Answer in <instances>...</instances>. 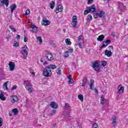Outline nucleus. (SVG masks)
Wrapping results in <instances>:
<instances>
[{"instance_id":"54","label":"nucleus","mask_w":128,"mask_h":128,"mask_svg":"<svg viewBox=\"0 0 128 128\" xmlns=\"http://www.w3.org/2000/svg\"><path fill=\"white\" fill-rule=\"evenodd\" d=\"M111 35L112 36H116V33L114 32H112L111 34Z\"/></svg>"},{"instance_id":"38","label":"nucleus","mask_w":128,"mask_h":128,"mask_svg":"<svg viewBox=\"0 0 128 128\" xmlns=\"http://www.w3.org/2000/svg\"><path fill=\"white\" fill-rule=\"evenodd\" d=\"M73 52H74V49H72V48L68 49V50H67V52H68V54L72 53Z\"/></svg>"},{"instance_id":"13","label":"nucleus","mask_w":128,"mask_h":128,"mask_svg":"<svg viewBox=\"0 0 128 128\" xmlns=\"http://www.w3.org/2000/svg\"><path fill=\"white\" fill-rule=\"evenodd\" d=\"M42 24L44 26H50V22L48 20L43 19L42 22Z\"/></svg>"},{"instance_id":"7","label":"nucleus","mask_w":128,"mask_h":128,"mask_svg":"<svg viewBox=\"0 0 128 128\" xmlns=\"http://www.w3.org/2000/svg\"><path fill=\"white\" fill-rule=\"evenodd\" d=\"M84 44V40L82 38V36L78 37V46L80 48H82V45Z\"/></svg>"},{"instance_id":"60","label":"nucleus","mask_w":128,"mask_h":128,"mask_svg":"<svg viewBox=\"0 0 128 128\" xmlns=\"http://www.w3.org/2000/svg\"><path fill=\"white\" fill-rule=\"evenodd\" d=\"M98 90H96V92H98Z\"/></svg>"},{"instance_id":"19","label":"nucleus","mask_w":128,"mask_h":128,"mask_svg":"<svg viewBox=\"0 0 128 128\" xmlns=\"http://www.w3.org/2000/svg\"><path fill=\"white\" fill-rule=\"evenodd\" d=\"M98 15L99 18H106V15H104V11H100L98 12Z\"/></svg>"},{"instance_id":"59","label":"nucleus","mask_w":128,"mask_h":128,"mask_svg":"<svg viewBox=\"0 0 128 128\" xmlns=\"http://www.w3.org/2000/svg\"><path fill=\"white\" fill-rule=\"evenodd\" d=\"M56 124H54V128H56Z\"/></svg>"},{"instance_id":"62","label":"nucleus","mask_w":128,"mask_h":128,"mask_svg":"<svg viewBox=\"0 0 128 128\" xmlns=\"http://www.w3.org/2000/svg\"><path fill=\"white\" fill-rule=\"evenodd\" d=\"M0 14H1V13H0Z\"/></svg>"},{"instance_id":"58","label":"nucleus","mask_w":128,"mask_h":128,"mask_svg":"<svg viewBox=\"0 0 128 128\" xmlns=\"http://www.w3.org/2000/svg\"><path fill=\"white\" fill-rule=\"evenodd\" d=\"M9 116H12V114L10 113Z\"/></svg>"},{"instance_id":"50","label":"nucleus","mask_w":128,"mask_h":128,"mask_svg":"<svg viewBox=\"0 0 128 128\" xmlns=\"http://www.w3.org/2000/svg\"><path fill=\"white\" fill-rule=\"evenodd\" d=\"M16 88H18V86H13L12 88V90H16Z\"/></svg>"},{"instance_id":"52","label":"nucleus","mask_w":128,"mask_h":128,"mask_svg":"<svg viewBox=\"0 0 128 128\" xmlns=\"http://www.w3.org/2000/svg\"><path fill=\"white\" fill-rule=\"evenodd\" d=\"M94 2V0H88V4H92Z\"/></svg>"},{"instance_id":"14","label":"nucleus","mask_w":128,"mask_h":128,"mask_svg":"<svg viewBox=\"0 0 128 128\" xmlns=\"http://www.w3.org/2000/svg\"><path fill=\"white\" fill-rule=\"evenodd\" d=\"M112 124L113 126H118V122L116 121V116H113L112 117Z\"/></svg>"},{"instance_id":"4","label":"nucleus","mask_w":128,"mask_h":128,"mask_svg":"<svg viewBox=\"0 0 128 128\" xmlns=\"http://www.w3.org/2000/svg\"><path fill=\"white\" fill-rule=\"evenodd\" d=\"M72 26L74 28H78V17L76 16H74L72 17Z\"/></svg>"},{"instance_id":"37","label":"nucleus","mask_w":128,"mask_h":128,"mask_svg":"<svg viewBox=\"0 0 128 128\" xmlns=\"http://www.w3.org/2000/svg\"><path fill=\"white\" fill-rule=\"evenodd\" d=\"M108 48V51L112 52V50H114V47L112 46H110Z\"/></svg>"},{"instance_id":"6","label":"nucleus","mask_w":128,"mask_h":128,"mask_svg":"<svg viewBox=\"0 0 128 128\" xmlns=\"http://www.w3.org/2000/svg\"><path fill=\"white\" fill-rule=\"evenodd\" d=\"M46 58L48 62H52V60H54V56H52V53L48 52L46 54Z\"/></svg>"},{"instance_id":"44","label":"nucleus","mask_w":128,"mask_h":128,"mask_svg":"<svg viewBox=\"0 0 128 128\" xmlns=\"http://www.w3.org/2000/svg\"><path fill=\"white\" fill-rule=\"evenodd\" d=\"M2 126V118H0V128Z\"/></svg>"},{"instance_id":"32","label":"nucleus","mask_w":128,"mask_h":128,"mask_svg":"<svg viewBox=\"0 0 128 128\" xmlns=\"http://www.w3.org/2000/svg\"><path fill=\"white\" fill-rule=\"evenodd\" d=\"M100 104H104V98L102 96L100 97Z\"/></svg>"},{"instance_id":"17","label":"nucleus","mask_w":128,"mask_h":128,"mask_svg":"<svg viewBox=\"0 0 128 128\" xmlns=\"http://www.w3.org/2000/svg\"><path fill=\"white\" fill-rule=\"evenodd\" d=\"M105 56H106L108 58H110L112 56V52L111 51H108V50H105V53H104Z\"/></svg>"},{"instance_id":"48","label":"nucleus","mask_w":128,"mask_h":128,"mask_svg":"<svg viewBox=\"0 0 128 128\" xmlns=\"http://www.w3.org/2000/svg\"><path fill=\"white\" fill-rule=\"evenodd\" d=\"M28 42V38L26 36H24V42Z\"/></svg>"},{"instance_id":"21","label":"nucleus","mask_w":128,"mask_h":128,"mask_svg":"<svg viewBox=\"0 0 128 128\" xmlns=\"http://www.w3.org/2000/svg\"><path fill=\"white\" fill-rule=\"evenodd\" d=\"M104 40V35L102 34L98 36L97 38V40L98 42H102Z\"/></svg>"},{"instance_id":"41","label":"nucleus","mask_w":128,"mask_h":128,"mask_svg":"<svg viewBox=\"0 0 128 128\" xmlns=\"http://www.w3.org/2000/svg\"><path fill=\"white\" fill-rule=\"evenodd\" d=\"M34 90L32 88V87H28V91L30 92H32Z\"/></svg>"},{"instance_id":"22","label":"nucleus","mask_w":128,"mask_h":128,"mask_svg":"<svg viewBox=\"0 0 128 128\" xmlns=\"http://www.w3.org/2000/svg\"><path fill=\"white\" fill-rule=\"evenodd\" d=\"M49 70H56V66L54 64H50L47 66Z\"/></svg>"},{"instance_id":"10","label":"nucleus","mask_w":128,"mask_h":128,"mask_svg":"<svg viewBox=\"0 0 128 128\" xmlns=\"http://www.w3.org/2000/svg\"><path fill=\"white\" fill-rule=\"evenodd\" d=\"M110 44V40L108 39L106 40L105 41V43H104L102 44V45L100 46V50H102V48H106V46H108V44Z\"/></svg>"},{"instance_id":"31","label":"nucleus","mask_w":128,"mask_h":128,"mask_svg":"<svg viewBox=\"0 0 128 128\" xmlns=\"http://www.w3.org/2000/svg\"><path fill=\"white\" fill-rule=\"evenodd\" d=\"M78 100H80L81 102H84V96H82V94H80L78 95Z\"/></svg>"},{"instance_id":"46","label":"nucleus","mask_w":128,"mask_h":128,"mask_svg":"<svg viewBox=\"0 0 128 128\" xmlns=\"http://www.w3.org/2000/svg\"><path fill=\"white\" fill-rule=\"evenodd\" d=\"M64 56V58H68V51L65 52Z\"/></svg>"},{"instance_id":"27","label":"nucleus","mask_w":128,"mask_h":128,"mask_svg":"<svg viewBox=\"0 0 128 128\" xmlns=\"http://www.w3.org/2000/svg\"><path fill=\"white\" fill-rule=\"evenodd\" d=\"M86 84H88V79H84L82 86H85Z\"/></svg>"},{"instance_id":"1","label":"nucleus","mask_w":128,"mask_h":128,"mask_svg":"<svg viewBox=\"0 0 128 128\" xmlns=\"http://www.w3.org/2000/svg\"><path fill=\"white\" fill-rule=\"evenodd\" d=\"M52 74V70H49L47 66L44 68L42 73V75L45 78H50Z\"/></svg>"},{"instance_id":"45","label":"nucleus","mask_w":128,"mask_h":128,"mask_svg":"<svg viewBox=\"0 0 128 128\" xmlns=\"http://www.w3.org/2000/svg\"><path fill=\"white\" fill-rule=\"evenodd\" d=\"M68 83L70 84H74V80L72 78L69 79Z\"/></svg>"},{"instance_id":"29","label":"nucleus","mask_w":128,"mask_h":128,"mask_svg":"<svg viewBox=\"0 0 128 128\" xmlns=\"http://www.w3.org/2000/svg\"><path fill=\"white\" fill-rule=\"evenodd\" d=\"M94 81L90 80V90H92V87L94 86Z\"/></svg>"},{"instance_id":"26","label":"nucleus","mask_w":128,"mask_h":128,"mask_svg":"<svg viewBox=\"0 0 128 128\" xmlns=\"http://www.w3.org/2000/svg\"><path fill=\"white\" fill-rule=\"evenodd\" d=\"M0 100H6V97H4V94L2 92L0 94Z\"/></svg>"},{"instance_id":"42","label":"nucleus","mask_w":128,"mask_h":128,"mask_svg":"<svg viewBox=\"0 0 128 128\" xmlns=\"http://www.w3.org/2000/svg\"><path fill=\"white\" fill-rule=\"evenodd\" d=\"M30 10H26L25 12V14H26V16H28V14H30Z\"/></svg>"},{"instance_id":"36","label":"nucleus","mask_w":128,"mask_h":128,"mask_svg":"<svg viewBox=\"0 0 128 128\" xmlns=\"http://www.w3.org/2000/svg\"><path fill=\"white\" fill-rule=\"evenodd\" d=\"M98 124L97 123H94L92 126V128H98Z\"/></svg>"},{"instance_id":"49","label":"nucleus","mask_w":128,"mask_h":128,"mask_svg":"<svg viewBox=\"0 0 128 128\" xmlns=\"http://www.w3.org/2000/svg\"><path fill=\"white\" fill-rule=\"evenodd\" d=\"M69 106L70 104H68V103H66L65 108H70V106Z\"/></svg>"},{"instance_id":"56","label":"nucleus","mask_w":128,"mask_h":128,"mask_svg":"<svg viewBox=\"0 0 128 128\" xmlns=\"http://www.w3.org/2000/svg\"><path fill=\"white\" fill-rule=\"evenodd\" d=\"M46 64H48V62H45L44 63V66H46Z\"/></svg>"},{"instance_id":"11","label":"nucleus","mask_w":128,"mask_h":128,"mask_svg":"<svg viewBox=\"0 0 128 128\" xmlns=\"http://www.w3.org/2000/svg\"><path fill=\"white\" fill-rule=\"evenodd\" d=\"M10 98L12 104H16V102H18V98L16 96L14 95L10 96Z\"/></svg>"},{"instance_id":"35","label":"nucleus","mask_w":128,"mask_h":128,"mask_svg":"<svg viewBox=\"0 0 128 128\" xmlns=\"http://www.w3.org/2000/svg\"><path fill=\"white\" fill-rule=\"evenodd\" d=\"M37 40H38V42L42 44V37L40 36H38L37 37Z\"/></svg>"},{"instance_id":"25","label":"nucleus","mask_w":128,"mask_h":128,"mask_svg":"<svg viewBox=\"0 0 128 128\" xmlns=\"http://www.w3.org/2000/svg\"><path fill=\"white\" fill-rule=\"evenodd\" d=\"M12 112L14 113V116H16L18 114V110L16 108H14V109L12 110Z\"/></svg>"},{"instance_id":"20","label":"nucleus","mask_w":128,"mask_h":128,"mask_svg":"<svg viewBox=\"0 0 128 128\" xmlns=\"http://www.w3.org/2000/svg\"><path fill=\"white\" fill-rule=\"evenodd\" d=\"M50 106L53 108H58V106L56 104V102H51L50 104Z\"/></svg>"},{"instance_id":"40","label":"nucleus","mask_w":128,"mask_h":128,"mask_svg":"<svg viewBox=\"0 0 128 128\" xmlns=\"http://www.w3.org/2000/svg\"><path fill=\"white\" fill-rule=\"evenodd\" d=\"M13 46H16V48H18V46H20V42H17L16 43H14Z\"/></svg>"},{"instance_id":"16","label":"nucleus","mask_w":128,"mask_h":128,"mask_svg":"<svg viewBox=\"0 0 128 128\" xmlns=\"http://www.w3.org/2000/svg\"><path fill=\"white\" fill-rule=\"evenodd\" d=\"M117 89L118 90V92L120 94H122V92H124V86H122V84H120Z\"/></svg>"},{"instance_id":"55","label":"nucleus","mask_w":128,"mask_h":128,"mask_svg":"<svg viewBox=\"0 0 128 128\" xmlns=\"http://www.w3.org/2000/svg\"><path fill=\"white\" fill-rule=\"evenodd\" d=\"M68 80H70V79L72 78V75H69V76H68Z\"/></svg>"},{"instance_id":"51","label":"nucleus","mask_w":128,"mask_h":128,"mask_svg":"<svg viewBox=\"0 0 128 128\" xmlns=\"http://www.w3.org/2000/svg\"><path fill=\"white\" fill-rule=\"evenodd\" d=\"M16 38L17 40H20V35H18L16 36Z\"/></svg>"},{"instance_id":"47","label":"nucleus","mask_w":128,"mask_h":128,"mask_svg":"<svg viewBox=\"0 0 128 128\" xmlns=\"http://www.w3.org/2000/svg\"><path fill=\"white\" fill-rule=\"evenodd\" d=\"M61 72H62V70H60V69H58L56 72H57L58 74H60Z\"/></svg>"},{"instance_id":"23","label":"nucleus","mask_w":128,"mask_h":128,"mask_svg":"<svg viewBox=\"0 0 128 128\" xmlns=\"http://www.w3.org/2000/svg\"><path fill=\"white\" fill-rule=\"evenodd\" d=\"M16 5L15 4H14L10 6V12H14V11L16 10Z\"/></svg>"},{"instance_id":"9","label":"nucleus","mask_w":128,"mask_h":128,"mask_svg":"<svg viewBox=\"0 0 128 128\" xmlns=\"http://www.w3.org/2000/svg\"><path fill=\"white\" fill-rule=\"evenodd\" d=\"M64 10V7L62 4L58 5L56 10L55 12L58 14V12H62Z\"/></svg>"},{"instance_id":"15","label":"nucleus","mask_w":128,"mask_h":128,"mask_svg":"<svg viewBox=\"0 0 128 128\" xmlns=\"http://www.w3.org/2000/svg\"><path fill=\"white\" fill-rule=\"evenodd\" d=\"M24 86L26 88H32V84H30V82L28 80L24 81Z\"/></svg>"},{"instance_id":"43","label":"nucleus","mask_w":128,"mask_h":128,"mask_svg":"<svg viewBox=\"0 0 128 128\" xmlns=\"http://www.w3.org/2000/svg\"><path fill=\"white\" fill-rule=\"evenodd\" d=\"M94 18H98V13H96V14H94Z\"/></svg>"},{"instance_id":"5","label":"nucleus","mask_w":128,"mask_h":128,"mask_svg":"<svg viewBox=\"0 0 128 128\" xmlns=\"http://www.w3.org/2000/svg\"><path fill=\"white\" fill-rule=\"evenodd\" d=\"M92 68H94L96 72H100V65H98V61H94L92 65Z\"/></svg>"},{"instance_id":"33","label":"nucleus","mask_w":128,"mask_h":128,"mask_svg":"<svg viewBox=\"0 0 128 128\" xmlns=\"http://www.w3.org/2000/svg\"><path fill=\"white\" fill-rule=\"evenodd\" d=\"M92 20V15H88L86 20Z\"/></svg>"},{"instance_id":"39","label":"nucleus","mask_w":128,"mask_h":128,"mask_svg":"<svg viewBox=\"0 0 128 128\" xmlns=\"http://www.w3.org/2000/svg\"><path fill=\"white\" fill-rule=\"evenodd\" d=\"M102 66H106V61H102Z\"/></svg>"},{"instance_id":"3","label":"nucleus","mask_w":128,"mask_h":128,"mask_svg":"<svg viewBox=\"0 0 128 128\" xmlns=\"http://www.w3.org/2000/svg\"><path fill=\"white\" fill-rule=\"evenodd\" d=\"M96 12V6L93 4L89 8L88 10H84V16H86L88 14H90V12Z\"/></svg>"},{"instance_id":"8","label":"nucleus","mask_w":128,"mask_h":128,"mask_svg":"<svg viewBox=\"0 0 128 128\" xmlns=\"http://www.w3.org/2000/svg\"><path fill=\"white\" fill-rule=\"evenodd\" d=\"M8 66H9L10 70V72L14 70V68H16V64L14 62H10Z\"/></svg>"},{"instance_id":"34","label":"nucleus","mask_w":128,"mask_h":128,"mask_svg":"<svg viewBox=\"0 0 128 128\" xmlns=\"http://www.w3.org/2000/svg\"><path fill=\"white\" fill-rule=\"evenodd\" d=\"M9 28H10V30H12V32H16V30L12 26H10L9 27Z\"/></svg>"},{"instance_id":"18","label":"nucleus","mask_w":128,"mask_h":128,"mask_svg":"<svg viewBox=\"0 0 128 128\" xmlns=\"http://www.w3.org/2000/svg\"><path fill=\"white\" fill-rule=\"evenodd\" d=\"M31 28H32L31 30V31L32 32H34L35 34H36V32H38V28H36V26L34 24H32Z\"/></svg>"},{"instance_id":"53","label":"nucleus","mask_w":128,"mask_h":128,"mask_svg":"<svg viewBox=\"0 0 128 128\" xmlns=\"http://www.w3.org/2000/svg\"><path fill=\"white\" fill-rule=\"evenodd\" d=\"M56 110H52V114H56Z\"/></svg>"},{"instance_id":"57","label":"nucleus","mask_w":128,"mask_h":128,"mask_svg":"<svg viewBox=\"0 0 128 128\" xmlns=\"http://www.w3.org/2000/svg\"><path fill=\"white\" fill-rule=\"evenodd\" d=\"M32 76H34V75L36 74V72H32Z\"/></svg>"},{"instance_id":"12","label":"nucleus","mask_w":128,"mask_h":128,"mask_svg":"<svg viewBox=\"0 0 128 128\" xmlns=\"http://www.w3.org/2000/svg\"><path fill=\"white\" fill-rule=\"evenodd\" d=\"M10 0H2L0 2V6H2L4 4H6V8L8 6V4H10Z\"/></svg>"},{"instance_id":"24","label":"nucleus","mask_w":128,"mask_h":128,"mask_svg":"<svg viewBox=\"0 0 128 128\" xmlns=\"http://www.w3.org/2000/svg\"><path fill=\"white\" fill-rule=\"evenodd\" d=\"M54 6H56V2L54 1H52L50 3V8L51 10H54Z\"/></svg>"},{"instance_id":"2","label":"nucleus","mask_w":128,"mask_h":128,"mask_svg":"<svg viewBox=\"0 0 128 128\" xmlns=\"http://www.w3.org/2000/svg\"><path fill=\"white\" fill-rule=\"evenodd\" d=\"M28 50H30L26 45L22 47L21 52L23 58H27L28 54Z\"/></svg>"},{"instance_id":"28","label":"nucleus","mask_w":128,"mask_h":128,"mask_svg":"<svg viewBox=\"0 0 128 128\" xmlns=\"http://www.w3.org/2000/svg\"><path fill=\"white\" fill-rule=\"evenodd\" d=\"M65 42L66 44H68L69 46H70V44H72V42H70V38L66 39Z\"/></svg>"},{"instance_id":"61","label":"nucleus","mask_w":128,"mask_h":128,"mask_svg":"<svg viewBox=\"0 0 128 128\" xmlns=\"http://www.w3.org/2000/svg\"><path fill=\"white\" fill-rule=\"evenodd\" d=\"M41 62H42V60H41Z\"/></svg>"},{"instance_id":"30","label":"nucleus","mask_w":128,"mask_h":128,"mask_svg":"<svg viewBox=\"0 0 128 128\" xmlns=\"http://www.w3.org/2000/svg\"><path fill=\"white\" fill-rule=\"evenodd\" d=\"M8 82H6L4 83V84L3 86V88L4 90H8Z\"/></svg>"}]
</instances>
